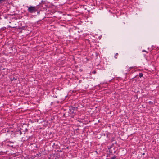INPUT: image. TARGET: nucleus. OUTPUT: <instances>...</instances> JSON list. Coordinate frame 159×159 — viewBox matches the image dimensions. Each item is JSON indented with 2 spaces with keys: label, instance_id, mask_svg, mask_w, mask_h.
<instances>
[{
  "label": "nucleus",
  "instance_id": "obj_1",
  "mask_svg": "<svg viewBox=\"0 0 159 159\" xmlns=\"http://www.w3.org/2000/svg\"><path fill=\"white\" fill-rule=\"evenodd\" d=\"M27 7L28 8V12L30 13H35L37 11L36 7L35 6H27Z\"/></svg>",
  "mask_w": 159,
  "mask_h": 159
},
{
  "label": "nucleus",
  "instance_id": "obj_2",
  "mask_svg": "<svg viewBox=\"0 0 159 159\" xmlns=\"http://www.w3.org/2000/svg\"><path fill=\"white\" fill-rule=\"evenodd\" d=\"M118 55V53H116L115 55V58H116V59L117 58V55Z\"/></svg>",
  "mask_w": 159,
  "mask_h": 159
},
{
  "label": "nucleus",
  "instance_id": "obj_3",
  "mask_svg": "<svg viewBox=\"0 0 159 159\" xmlns=\"http://www.w3.org/2000/svg\"><path fill=\"white\" fill-rule=\"evenodd\" d=\"M143 76V74L142 73H140L139 74V76L140 77H141Z\"/></svg>",
  "mask_w": 159,
  "mask_h": 159
},
{
  "label": "nucleus",
  "instance_id": "obj_4",
  "mask_svg": "<svg viewBox=\"0 0 159 159\" xmlns=\"http://www.w3.org/2000/svg\"><path fill=\"white\" fill-rule=\"evenodd\" d=\"M116 158V156H114L112 157L111 159H115Z\"/></svg>",
  "mask_w": 159,
  "mask_h": 159
},
{
  "label": "nucleus",
  "instance_id": "obj_5",
  "mask_svg": "<svg viewBox=\"0 0 159 159\" xmlns=\"http://www.w3.org/2000/svg\"><path fill=\"white\" fill-rule=\"evenodd\" d=\"M5 0H0V2H2V1H4Z\"/></svg>",
  "mask_w": 159,
  "mask_h": 159
},
{
  "label": "nucleus",
  "instance_id": "obj_6",
  "mask_svg": "<svg viewBox=\"0 0 159 159\" xmlns=\"http://www.w3.org/2000/svg\"><path fill=\"white\" fill-rule=\"evenodd\" d=\"M143 51V52H146V51L145 50H144Z\"/></svg>",
  "mask_w": 159,
  "mask_h": 159
}]
</instances>
